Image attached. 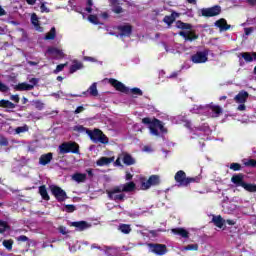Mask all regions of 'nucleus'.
Masks as SVG:
<instances>
[{
	"label": "nucleus",
	"instance_id": "f257e3e1",
	"mask_svg": "<svg viewBox=\"0 0 256 256\" xmlns=\"http://www.w3.org/2000/svg\"><path fill=\"white\" fill-rule=\"evenodd\" d=\"M136 187L137 185L135 182H127L119 186H114L110 190H106V195H108V199H110V201H116V203L119 201H125L127 197L125 193H132Z\"/></svg>",
	"mask_w": 256,
	"mask_h": 256
},
{
	"label": "nucleus",
	"instance_id": "f03ea898",
	"mask_svg": "<svg viewBox=\"0 0 256 256\" xmlns=\"http://www.w3.org/2000/svg\"><path fill=\"white\" fill-rule=\"evenodd\" d=\"M142 123L149 125L150 133L155 137H159V131L160 133H167V128H165L163 122L157 118L151 120V118L145 117L142 119Z\"/></svg>",
	"mask_w": 256,
	"mask_h": 256
},
{
	"label": "nucleus",
	"instance_id": "7ed1b4c3",
	"mask_svg": "<svg viewBox=\"0 0 256 256\" xmlns=\"http://www.w3.org/2000/svg\"><path fill=\"white\" fill-rule=\"evenodd\" d=\"M108 83H110V85L114 87L116 91H119L120 93H125V95H129L130 93H132V95H139V96L143 95V91L141 89L139 88L129 89V87L125 86V84H123L117 79L110 78L108 80Z\"/></svg>",
	"mask_w": 256,
	"mask_h": 256
},
{
	"label": "nucleus",
	"instance_id": "20e7f679",
	"mask_svg": "<svg viewBox=\"0 0 256 256\" xmlns=\"http://www.w3.org/2000/svg\"><path fill=\"white\" fill-rule=\"evenodd\" d=\"M174 179L176 183L180 185V187H189L191 183H200L201 177L196 176V177H187V173L183 170H179L176 172Z\"/></svg>",
	"mask_w": 256,
	"mask_h": 256
},
{
	"label": "nucleus",
	"instance_id": "39448f33",
	"mask_svg": "<svg viewBox=\"0 0 256 256\" xmlns=\"http://www.w3.org/2000/svg\"><path fill=\"white\" fill-rule=\"evenodd\" d=\"M58 149L61 155H67V153L79 155V144H77V142H63L62 144L59 145Z\"/></svg>",
	"mask_w": 256,
	"mask_h": 256
},
{
	"label": "nucleus",
	"instance_id": "423d86ee",
	"mask_svg": "<svg viewBox=\"0 0 256 256\" xmlns=\"http://www.w3.org/2000/svg\"><path fill=\"white\" fill-rule=\"evenodd\" d=\"M88 136L93 143H102V145L109 143V138L100 129L95 128L93 131H88Z\"/></svg>",
	"mask_w": 256,
	"mask_h": 256
},
{
	"label": "nucleus",
	"instance_id": "0eeeda50",
	"mask_svg": "<svg viewBox=\"0 0 256 256\" xmlns=\"http://www.w3.org/2000/svg\"><path fill=\"white\" fill-rule=\"evenodd\" d=\"M161 180L157 175H151L149 179L141 178L140 179V187L142 191H147V189H151V187L159 185Z\"/></svg>",
	"mask_w": 256,
	"mask_h": 256
},
{
	"label": "nucleus",
	"instance_id": "6e6552de",
	"mask_svg": "<svg viewBox=\"0 0 256 256\" xmlns=\"http://www.w3.org/2000/svg\"><path fill=\"white\" fill-rule=\"evenodd\" d=\"M49 189L51 191V195H53V197H55V199H56V201H58V203H63V201H65L66 199L69 198L67 196V192H65V190H63V188H61L57 185H50Z\"/></svg>",
	"mask_w": 256,
	"mask_h": 256
},
{
	"label": "nucleus",
	"instance_id": "1a4fd4ad",
	"mask_svg": "<svg viewBox=\"0 0 256 256\" xmlns=\"http://www.w3.org/2000/svg\"><path fill=\"white\" fill-rule=\"evenodd\" d=\"M201 15L202 17H217V15H221V6L215 5L210 8H202Z\"/></svg>",
	"mask_w": 256,
	"mask_h": 256
},
{
	"label": "nucleus",
	"instance_id": "9d476101",
	"mask_svg": "<svg viewBox=\"0 0 256 256\" xmlns=\"http://www.w3.org/2000/svg\"><path fill=\"white\" fill-rule=\"evenodd\" d=\"M30 83L32 84H28L27 82L19 83L15 86V89L16 91H33V89H35V85L39 83V80H37V78H32L30 79Z\"/></svg>",
	"mask_w": 256,
	"mask_h": 256
},
{
	"label": "nucleus",
	"instance_id": "9b49d317",
	"mask_svg": "<svg viewBox=\"0 0 256 256\" xmlns=\"http://www.w3.org/2000/svg\"><path fill=\"white\" fill-rule=\"evenodd\" d=\"M148 246L150 247V250L152 253H154L155 255H165L167 253V245L165 244H153L150 243L148 244Z\"/></svg>",
	"mask_w": 256,
	"mask_h": 256
},
{
	"label": "nucleus",
	"instance_id": "f8f14e48",
	"mask_svg": "<svg viewBox=\"0 0 256 256\" xmlns=\"http://www.w3.org/2000/svg\"><path fill=\"white\" fill-rule=\"evenodd\" d=\"M120 37H131L133 35V26L131 24L117 26Z\"/></svg>",
	"mask_w": 256,
	"mask_h": 256
},
{
	"label": "nucleus",
	"instance_id": "ddd939ff",
	"mask_svg": "<svg viewBox=\"0 0 256 256\" xmlns=\"http://www.w3.org/2000/svg\"><path fill=\"white\" fill-rule=\"evenodd\" d=\"M207 59V53L201 51L191 56L192 63H207Z\"/></svg>",
	"mask_w": 256,
	"mask_h": 256
},
{
	"label": "nucleus",
	"instance_id": "4468645a",
	"mask_svg": "<svg viewBox=\"0 0 256 256\" xmlns=\"http://www.w3.org/2000/svg\"><path fill=\"white\" fill-rule=\"evenodd\" d=\"M245 175L243 173L235 174L231 177V182L236 185V187H243L245 185Z\"/></svg>",
	"mask_w": 256,
	"mask_h": 256
},
{
	"label": "nucleus",
	"instance_id": "2eb2a0df",
	"mask_svg": "<svg viewBox=\"0 0 256 256\" xmlns=\"http://www.w3.org/2000/svg\"><path fill=\"white\" fill-rule=\"evenodd\" d=\"M47 53L49 55H53L54 59H64L65 53H63V50L57 48V47H49L47 50Z\"/></svg>",
	"mask_w": 256,
	"mask_h": 256
},
{
	"label": "nucleus",
	"instance_id": "dca6fc26",
	"mask_svg": "<svg viewBox=\"0 0 256 256\" xmlns=\"http://www.w3.org/2000/svg\"><path fill=\"white\" fill-rule=\"evenodd\" d=\"M178 35H180V37H183L185 39V41H195L197 39H199V35H197L195 32L193 31H180L178 33Z\"/></svg>",
	"mask_w": 256,
	"mask_h": 256
},
{
	"label": "nucleus",
	"instance_id": "f3484780",
	"mask_svg": "<svg viewBox=\"0 0 256 256\" xmlns=\"http://www.w3.org/2000/svg\"><path fill=\"white\" fill-rule=\"evenodd\" d=\"M215 27H218L220 31H229L231 29V25L227 24V20L225 18H220L215 22Z\"/></svg>",
	"mask_w": 256,
	"mask_h": 256
},
{
	"label": "nucleus",
	"instance_id": "a211bd4d",
	"mask_svg": "<svg viewBox=\"0 0 256 256\" xmlns=\"http://www.w3.org/2000/svg\"><path fill=\"white\" fill-rule=\"evenodd\" d=\"M249 98V92L247 91H240L235 97L234 101L236 103H247V99Z\"/></svg>",
	"mask_w": 256,
	"mask_h": 256
},
{
	"label": "nucleus",
	"instance_id": "6ab92c4d",
	"mask_svg": "<svg viewBox=\"0 0 256 256\" xmlns=\"http://www.w3.org/2000/svg\"><path fill=\"white\" fill-rule=\"evenodd\" d=\"M53 161V153L49 152L47 154H42L39 158V164L40 165H49Z\"/></svg>",
	"mask_w": 256,
	"mask_h": 256
},
{
	"label": "nucleus",
	"instance_id": "aec40b11",
	"mask_svg": "<svg viewBox=\"0 0 256 256\" xmlns=\"http://www.w3.org/2000/svg\"><path fill=\"white\" fill-rule=\"evenodd\" d=\"M115 161V157H101L96 161L98 167H105V165H111Z\"/></svg>",
	"mask_w": 256,
	"mask_h": 256
},
{
	"label": "nucleus",
	"instance_id": "412c9836",
	"mask_svg": "<svg viewBox=\"0 0 256 256\" xmlns=\"http://www.w3.org/2000/svg\"><path fill=\"white\" fill-rule=\"evenodd\" d=\"M174 235H179L183 239H189V231L185 228H174L171 230Z\"/></svg>",
	"mask_w": 256,
	"mask_h": 256
},
{
	"label": "nucleus",
	"instance_id": "4be33fe9",
	"mask_svg": "<svg viewBox=\"0 0 256 256\" xmlns=\"http://www.w3.org/2000/svg\"><path fill=\"white\" fill-rule=\"evenodd\" d=\"M212 223L215 225V227H218V229H223L225 225V219L221 215L213 216Z\"/></svg>",
	"mask_w": 256,
	"mask_h": 256
},
{
	"label": "nucleus",
	"instance_id": "5701e85b",
	"mask_svg": "<svg viewBox=\"0 0 256 256\" xmlns=\"http://www.w3.org/2000/svg\"><path fill=\"white\" fill-rule=\"evenodd\" d=\"M87 93H89L91 97H97V95H99V90H97V83H93L87 91L82 93V95H87Z\"/></svg>",
	"mask_w": 256,
	"mask_h": 256
},
{
	"label": "nucleus",
	"instance_id": "b1692460",
	"mask_svg": "<svg viewBox=\"0 0 256 256\" xmlns=\"http://www.w3.org/2000/svg\"><path fill=\"white\" fill-rule=\"evenodd\" d=\"M39 195L43 199V201H50L51 197L49 196V193L47 192V186L41 185L39 186Z\"/></svg>",
	"mask_w": 256,
	"mask_h": 256
},
{
	"label": "nucleus",
	"instance_id": "393cba45",
	"mask_svg": "<svg viewBox=\"0 0 256 256\" xmlns=\"http://www.w3.org/2000/svg\"><path fill=\"white\" fill-rule=\"evenodd\" d=\"M208 109L214 113V117H219V115L223 113V108H221L219 105H214L213 103L208 105Z\"/></svg>",
	"mask_w": 256,
	"mask_h": 256
},
{
	"label": "nucleus",
	"instance_id": "a878e982",
	"mask_svg": "<svg viewBox=\"0 0 256 256\" xmlns=\"http://www.w3.org/2000/svg\"><path fill=\"white\" fill-rule=\"evenodd\" d=\"M72 227H76L79 231H85V229H89V224L86 221L72 222Z\"/></svg>",
	"mask_w": 256,
	"mask_h": 256
},
{
	"label": "nucleus",
	"instance_id": "bb28decb",
	"mask_svg": "<svg viewBox=\"0 0 256 256\" xmlns=\"http://www.w3.org/2000/svg\"><path fill=\"white\" fill-rule=\"evenodd\" d=\"M72 179L76 181V183H85L87 181V174L85 173H75L72 176Z\"/></svg>",
	"mask_w": 256,
	"mask_h": 256
},
{
	"label": "nucleus",
	"instance_id": "cd10ccee",
	"mask_svg": "<svg viewBox=\"0 0 256 256\" xmlns=\"http://www.w3.org/2000/svg\"><path fill=\"white\" fill-rule=\"evenodd\" d=\"M176 27H177V29H182V30H186V31H191V29H193V25H191L189 23H185L181 20H178L176 22Z\"/></svg>",
	"mask_w": 256,
	"mask_h": 256
},
{
	"label": "nucleus",
	"instance_id": "c85d7f7f",
	"mask_svg": "<svg viewBox=\"0 0 256 256\" xmlns=\"http://www.w3.org/2000/svg\"><path fill=\"white\" fill-rule=\"evenodd\" d=\"M0 107L4 109H15V104L9 100L2 99L0 100Z\"/></svg>",
	"mask_w": 256,
	"mask_h": 256
},
{
	"label": "nucleus",
	"instance_id": "c756f323",
	"mask_svg": "<svg viewBox=\"0 0 256 256\" xmlns=\"http://www.w3.org/2000/svg\"><path fill=\"white\" fill-rule=\"evenodd\" d=\"M123 163L127 166L135 165V159L131 154H125L123 157Z\"/></svg>",
	"mask_w": 256,
	"mask_h": 256
},
{
	"label": "nucleus",
	"instance_id": "7c9ffc66",
	"mask_svg": "<svg viewBox=\"0 0 256 256\" xmlns=\"http://www.w3.org/2000/svg\"><path fill=\"white\" fill-rule=\"evenodd\" d=\"M238 57H242L246 63H253V54L250 52H242L238 55Z\"/></svg>",
	"mask_w": 256,
	"mask_h": 256
},
{
	"label": "nucleus",
	"instance_id": "2f4dec72",
	"mask_svg": "<svg viewBox=\"0 0 256 256\" xmlns=\"http://www.w3.org/2000/svg\"><path fill=\"white\" fill-rule=\"evenodd\" d=\"M79 69H83V63L74 62L73 65L70 66L69 73H76V71H79Z\"/></svg>",
	"mask_w": 256,
	"mask_h": 256
},
{
	"label": "nucleus",
	"instance_id": "473e14b6",
	"mask_svg": "<svg viewBox=\"0 0 256 256\" xmlns=\"http://www.w3.org/2000/svg\"><path fill=\"white\" fill-rule=\"evenodd\" d=\"M242 188L245 189V191H248V193H256V184L245 182Z\"/></svg>",
	"mask_w": 256,
	"mask_h": 256
},
{
	"label": "nucleus",
	"instance_id": "72a5a7b5",
	"mask_svg": "<svg viewBox=\"0 0 256 256\" xmlns=\"http://www.w3.org/2000/svg\"><path fill=\"white\" fill-rule=\"evenodd\" d=\"M118 229L121 233H124V235H129L131 233V225L129 224H120Z\"/></svg>",
	"mask_w": 256,
	"mask_h": 256
},
{
	"label": "nucleus",
	"instance_id": "f704fd0d",
	"mask_svg": "<svg viewBox=\"0 0 256 256\" xmlns=\"http://www.w3.org/2000/svg\"><path fill=\"white\" fill-rule=\"evenodd\" d=\"M13 239H9V240H4L2 242L3 247H5V249H7V251H13Z\"/></svg>",
	"mask_w": 256,
	"mask_h": 256
},
{
	"label": "nucleus",
	"instance_id": "c9c22d12",
	"mask_svg": "<svg viewBox=\"0 0 256 256\" xmlns=\"http://www.w3.org/2000/svg\"><path fill=\"white\" fill-rule=\"evenodd\" d=\"M163 23H166V25H173V23H175V16L173 14L165 16L163 18Z\"/></svg>",
	"mask_w": 256,
	"mask_h": 256
},
{
	"label": "nucleus",
	"instance_id": "e433bc0d",
	"mask_svg": "<svg viewBox=\"0 0 256 256\" xmlns=\"http://www.w3.org/2000/svg\"><path fill=\"white\" fill-rule=\"evenodd\" d=\"M55 37H56V30H55V27H53V28H51L49 33L46 34L45 39H46V41H53V39H55Z\"/></svg>",
	"mask_w": 256,
	"mask_h": 256
},
{
	"label": "nucleus",
	"instance_id": "4c0bfd02",
	"mask_svg": "<svg viewBox=\"0 0 256 256\" xmlns=\"http://www.w3.org/2000/svg\"><path fill=\"white\" fill-rule=\"evenodd\" d=\"M31 23L32 25H34V27H36V29H39L41 27L39 24V17L37 16V14L33 13L31 15Z\"/></svg>",
	"mask_w": 256,
	"mask_h": 256
},
{
	"label": "nucleus",
	"instance_id": "58836bf2",
	"mask_svg": "<svg viewBox=\"0 0 256 256\" xmlns=\"http://www.w3.org/2000/svg\"><path fill=\"white\" fill-rule=\"evenodd\" d=\"M73 131H77V133H86L88 135V131H91L84 127L83 125L74 126Z\"/></svg>",
	"mask_w": 256,
	"mask_h": 256
},
{
	"label": "nucleus",
	"instance_id": "ea45409f",
	"mask_svg": "<svg viewBox=\"0 0 256 256\" xmlns=\"http://www.w3.org/2000/svg\"><path fill=\"white\" fill-rule=\"evenodd\" d=\"M182 251H199V244H189Z\"/></svg>",
	"mask_w": 256,
	"mask_h": 256
},
{
	"label": "nucleus",
	"instance_id": "a19ab883",
	"mask_svg": "<svg viewBox=\"0 0 256 256\" xmlns=\"http://www.w3.org/2000/svg\"><path fill=\"white\" fill-rule=\"evenodd\" d=\"M9 229H11V226L7 222L0 220V233H5Z\"/></svg>",
	"mask_w": 256,
	"mask_h": 256
},
{
	"label": "nucleus",
	"instance_id": "79ce46f5",
	"mask_svg": "<svg viewBox=\"0 0 256 256\" xmlns=\"http://www.w3.org/2000/svg\"><path fill=\"white\" fill-rule=\"evenodd\" d=\"M88 21L93 25H99V18L97 17V15H93V14L89 15Z\"/></svg>",
	"mask_w": 256,
	"mask_h": 256
},
{
	"label": "nucleus",
	"instance_id": "37998d69",
	"mask_svg": "<svg viewBox=\"0 0 256 256\" xmlns=\"http://www.w3.org/2000/svg\"><path fill=\"white\" fill-rule=\"evenodd\" d=\"M243 163H244L245 167H256L255 159L243 160Z\"/></svg>",
	"mask_w": 256,
	"mask_h": 256
},
{
	"label": "nucleus",
	"instance_id": "c03bdc74",
	"mask_svg": "<svg viewBox=\"0 0 256 256\" xmlns=\"http://www.w3.org/2000/svg\"><path fill=\"white\" fill-rule=\"evenodd\" d=\"M9 146V140L5 137L0 135V147H8Z\"/></svg>",
	"mask_w": 256,
	"mask_h": 256
},
{
	"label": "nucleus",
	"instance_id": "a18cd8bd",
	"mask_svg": "<svg viewBox=\"0 0 256 256\" xmlns=\"http://www.w3.org/2000/svg\"><path fill=\"white\" fill-rule=\"evenodd\" d=\"M229 168L231 171H241L242 166L239 163H231Z\"/></svg>",
	"mask_w": 256,
	"mask_h": 256
},
{
	"label": "nucleus",
	"instance_id": "49530a36",
	"mask_svg": "<svg viewBox=\"0 0 256 256\" xmlns=\"http://www.w3.org/2000/svg\"><path fill=\"white\" fill-rule=\"evenodd\" d=\"M65 67H67V63L57 65L56 69L54 70L55 75H57V73H61Z\"/></svg>",
	"mask_w": 256,
	"mask_h": 256
},
{
	"label": "nucleus",
	"instance_id": "de8ad7c7",
	"mask_svg": "<svg viewBox=\"0 0 256 256\" xmlns=\"http://www.w3.org/2000/svg\"><path fill=\"white\" fill-rule=\"evenodd\" d=\"M66 213H73L75 211V205L67 204L65 205Z\"/></svg>",
	"mask_w": 256,
	"mask_h": 256
},
{
	"label": "nucleus",
	"instance_id": "09e8293b",
	"mask_svg": "<svg viewBox=\"0 0 256 256\" xmlns=\"http://www.w3.org/2000/svg\"><path fill=\"white\" fill-rule=\"evenodd\" d=\"M0 91L1 93H7V91H9V87L3 84L1 81H0Z\"/></svg>",
	"mask_w": 256,
	"mask_h": 256
},
{
	"label": "nucleus",
	"instance_id": "8fccbe9b",
	"mask_svg": "<svg viewBox=\"0 0 256 256\" xmlns=\"http://www.w3.org/2000/svg\"><path fill=\"white\" fill-rule=\"evenodd\" d=\"M40 11L41 13H49V8H47V6L45 5V3H42L40 6Z\"/></svg>",
	"mask_w": 256,
	"mask_h": 256
},
{
	"label": "nucleus",
	"instance_id": "3c124183",
	"mask_svg": "<svg viewBox=\"0 0 256 256\" xmlns=\"http://www.w3.org/2000/svg\"><path fill=\"white\" fill-rule=\"evenodd\" d=\"M113 12L116 13V15H119L120 13H123V7H121V6H116V7L113 9Z\"/></svg>",
	"mask_w": 256,
	"mask_h": 256
},
{
	"label": "nucleus",
	"instance_id": "603ef678",
	"mask_svg": "<svg viewBox=\"0 0 256 256\" xmlns=\"http://www.w3.org/2000/svg\"><path fill=\"white\" fill-rule=\"evenodd\" d=\"M17 241H21L22 243H25L26 241H29V238L25 235H21L17 238Z\"/></svg>",
	"mask_w": 256,
	"mask_h": 256
},
{
	"label": "nucleus",
	"instance_id": "864d4df0",
	"mask_svg": "<svg viewBox=\"0 0 256 256\" xmlns=\"http://www.w3.org/2000/svg\"><path fill=\"white\" fill-rule=\"evenodd\" d=\"M85 111V108L83 106H78L75 110L76 115L79 113H83Z\"/></svg>",
	"mask_w": 256,
	"mask_h": 256
},
{
	"label": "nucleus",
	"instance_id": "5fc2aeb1",
	"mask_svg": "<svg viewBox=\"0 0 256 256\" xmlns=\"http://www.w3.org/2000/svg\"><path fill=\"white\" fill-rule=\"evenodd\" d=\"M59 232H60L62 235H67V229H66L64 226H60V227H59Z\"/></svg>",
	"mask_w": 256,
	"mask_h": 256
},
{
	"label": "nucleus",
	"instance_id": "6e6d98bb",
	"mask_svg": "<svg viewBox=\"0 0 256 256\" xmlns=\"http://www.w3.org/2000/svg\"><path fill=\"white\" fill-rule=\"evenodd\" d=\"M11 100L14 101V103H19V95H12Z\"/></svg>",
	"mask_w": 256,
	"mask_h": 256
},
{
	"label": "nucleus",
	"instance_id": "4d7b16f0",
	"mask_svg": "<svg viewBox=\"0 0 256 256\" xmlns=\"http://www.w3.org/2000/svg\"><path fill=\"white\" fill-rule=\"evenodd\" d=\"M245 109H247V106H245L244 103H241V104L238 106V111H245Z\"/></svg>",
	"mask_w": 256,
	"mask_h": 256
},
{
	"label": "nucleus",
	"instance_id": "13d9d810",
	"mask_svg": "<svg viewBox=\"0 0 256 256\" xmlns=\"http://www.w3.org/2000/svg\"><path fill=\"white\" fill-rule=\"evenodd\" d=\"M125 179H126V181H131V179H133V175L131 173L127 172Z\"/></svg>",
	"mask_w": 256,
	"mask_h": 256
},
{
	"label": "nucleus",
	"instance_id": "bf43d9fd",
	"mask_svg": "<svg viewBox=\"0 0 256 256\" xmlns=\"http://www.w3.org/2000/svg\"><path fill=\"white\" fill-rule=\"evenodd\" d=\"M4 15H7V12H6L5 9H3V7L0 5V17H3Z\"/></svg>",
	"mask_w": 256,
	"mask_h": 256
},
{
	"label": "nucleus",
	"instance_id": "052dcab7",
	"mask_svg": "<svg viewBox=\"0 0 256 256\" xmlns=\"http://www.w3.org/2000/svg\"><path fill=\"white\" fill-rule=\"evenodd\" d=\"M25 132V128L23 127H17L16 128V133L19 134V133H24Z\"/></svg>",
	"mask_w": 256,
	"mask_h": 256
},
{
	"label": "nucleus",
	"instance_id": "680f3d73",
	"mask_svg": "<svg viewBox=\"0 0 256 256\" xmlns=\"http://www.w3.org/2000/svg\"><path fill=\"white\" fill-rule=\"evenodd\" d=\"M247 4L251 5L252 7H255L256 5V0H247Z\"/></svg>",
	"mask_w": 256,
	"mask_h": 256
},
{
	"label": "nucleus",
	"instance_id": "e2e57ef3",
	"mask_svg": "<svg viewBox=\"0 0 256 256\" xmlns=\"http://www.w3.org/2000/svg\"><path fill=\"white\" fill-rule=\"evenodd\" d=\"M225 223H227V225H235V220L228 219L225 220Z\"/></svg>",
	"mask_w": 256,
	"mask_h": 256
},
{
	"label": "nucleus",
	"instance_id": "0e129e2a",
	"mask_svg": "<svg viewBox=\"0 0 256 256\" xmlns=\"http://www.w3.org/2000/svg\"><path fill=\"white\" fill-rule=\"evenodd\" d=\"M101 17H102V19H109V13L103 12V13L101 14Z\"/></svg>",
	"mask_w": 256,
	"mask_h": 256
},
{
	"label": "nucleus",
	"instance_id": "69168bd1",
	"mask_svg": "<svg viewBox=\"0 0 256 256\" xmlns=\"http://www.w3.org/2000/svg\"><path fill=\"white\" fill-rule=\"evenodd\" d=\"M26 3L28 5H35V3H37V0H26Z\"/></svg>",
	"mask_w": 256,
	"mask_h": 256
},
{
	"label": "nucleus",
	"instance_id": "338daca9",
	"mask_svg": "<svg viewBox=\"0 0 256 256\" xmlns=\"http://www.w3.org/2000/svg\"><path fill=\"white\" fill-rule=\"evenodd\" d=\"M253 28H245V35H250Z\"/></svg>",
	"mask_w": 256,
	"mask_h": 256
},
{
	"label": "nucleus",
	"instance_id": "774afa93",
	"mask_svg": "<svg viewBox=\"0 0 256 256\" xmlns=\"http://www.w3.org/2000/svg\"><path fill=\"white\" fill-rule=\"evenodd\" d=\"M86 171H87L88 177H93V170L92 169H88Z\"/></svg>",
	"mask_w": 256,
	"mask_h": 256
}]
</instances>
